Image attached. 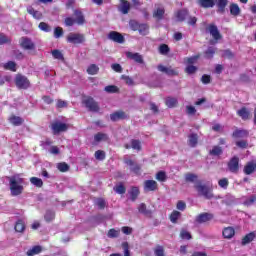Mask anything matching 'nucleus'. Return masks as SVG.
<instances>
[{
    "label": "nucleus",
    "instance_id": "obj_20",
    "mask_svg": "<svg viewBox=\"0 0 256 256\" xmlns=\"http://www.w3.org/2000/svg\"><path fill=\"white\" fill-rule=\"evenodd\" d=\"M127 114L123 110L116 111L112 114H110L111 121H121L123 119H127Z\"/></svg>",
    "mask_w": 256,
    "mask_h": 256
},
{
    "label": "nucleus",
    "instance_id": "obj_22",
    "mask_svg": "<svg viewBox=\"0 0 256 256\" xmlns=\"http://www.w3.org/2000/svg\"><path fill=\"white\" fill-rule=\"evenodd\" d=\"M197 3L202 9H213L216 0H198Z\"/></svg>",
    "mask_w": 256,
    "mask_h": 256
},
{
    "label": "nucleus",
    "instance_id": "obj_37",
    "mask_svg": "<svg viewBox=\"0 0 256 256\" xmlns=\"http://www.w3.org/2000/svg\"><path fill=\"white\" fill-rule=\"evenodd\" d=\"M113 190L115 193H118V195H125L127 192V188L125 185H123V182H120L118 185L114 186Z\"/></svg>",
    "mask_w": 256,
    "mask_h": 256
},
{
    "label": "nucleus",
    "instance_id": "obj_49",
    "mask_svg": "<svg viewBox=\"0 0 256 256\" xmlns=\"http://www.w3.org/2000/svg\"><path fill=\"white\" fill-rule=\"evenodd\" d=\"M198 176L196 174L193 173H187L185 174V181L187 183H195V181H197Z\"/></svg>",
    "mask_w": 256,
    "mask_h": 256
},
{
    "label": "nucleus",
    "instance_id": "obj_16",
    "mask_svg": "<svg viewBox=\"0 0 256 256\" xmlns=\"http://www.w3.org/2000/svg\"><path fill=\"white\" fill-rule=\"evenodd\" d=\"M152 16L156 21H163L165 17V7L158 6L154 9Z\"/></svg>",
    "mask_w": 256,
    "mask_h": 256
},
{
    "label": "nucleus",
    "instance_id": "obj_6",
    "mask_svg": "<svg viewBox=\"0 0 256 256\" xmlns=\"http://www.w3.org/2000/svg\"><path fill=\"white\" fill-rule=\"evenodd\" d=\"M124 163L130 167L131 173H134V175H141V165H139L137 161L131 158H124Z\"/></svg>",
    "mask_w": 256,
    "mask_h": 256
},
{
    "label": "nucleus",
    "instance_id": "obj_62",
    "mask_svg": "<svg viewBox=\"0 0 256 256\" xmlns=\"http://www.w3.org/2000/svg\"><path fill=\"white\" fill-rule=\"evenodd\" d=\"M218 185L219 187H221L222 189H227V187H229V179L227 178H222L218 181Z\"/></svg>",
    "mask_w": 256,
    "mask_h": 256
},
{
    "label": "nucleus",
    "instance_id": "obj_42",
    "mask_svg": "<svg viewBox=\"0 0 256 256\" xmlns=\"http://www.w3.org/2000/svg\"><path fill=\"white\" fill-rule=\"evenodd\" d=\"M119 235H121V231L115 230V228H111L107 233V237L109 239H117V237H119Z\"/></svg>",
    "mask_w": 256,
    "mask_h": 256
},
{
    "label": "nucleus",
    "instance_id": "obj_36",
    "mask_svg": "<svg viewBox=\"0 0 256 256\" xmlns=\"http://www.w3.org/2000/svg\"><path fill=\"white\" fill-rule=\"evenodd\" d=\"M179 102L177 101V98L173 97H167L165 100L166 107H169V109H173V107H177V104Z\"/></svg>",
    "mask_w": 256,
    "mask_h": 256
},
{
    "label": "nucleus",
    "instance_id": "obj_45",
    "mask_svg": "<svg viewBox=\"0 0 256 256\" xmlns=\"http://www.w3.org/2000/svg\"><path fill=\"white\" fill-rule=\"evenodd\" d=\"M138 33L140 35H148L149 34V25H147V24H140L138 26Z\"/></svg>",
    "mask_w": 256,
    "mask_h": 256
},
{
    "label": "nucleus",
    "instance_id": "obj_38",
    "mask_svg": "<svg viewBox=\"0 0 256 256\" xmlns=\"http://www.w3.org/2000/svg\"><path fill=\"white\" fill-rule=\"evenodd\" d=\"M155 179L159 181V183H165V181H167V172L158 171L155 175Z\"/></svg>",
    "mask_w": 256,
    "mask_h": 256
},
{
    "label": "nucleus",
    "instance_id": "obj_30",
    "mask_svg": "<svg viewBox=\"0 0 256 256\" xmlns=\"http://www.w3.org/2000/svg\"><path fill=\"white\" fill-rule=\"evenodd\" d=\"M199 143V135L197 133H192L188 136V145L189 147H197Z\"/></svg>",
    "mask_w": 256,
    "mask_h": 256
},
{
    "label": "nucleus",
    "instance_id": "obj_61",
    "mask_svg": "<svg viewBox=\"0 0 256 256\" xmlns=\"http://www.w3.org/2000/svg\"><path fill=\"white\" fill-rule=\"evenodd\" d=\"M256 202V194L250 196L249 198H247L245 201H244V205L246 207H249L251 205H253V203Z\"/></svg>",
    "mask_w": 256,
    "mask_h": 256
},
{
    "label": "nucleus",
    "instance_id": "obj_55",
    "mask_svg": "<svg viewBox=\"0 0 256 256\" xmlns=\"http://www.w3.org/2000/svg\"><path fill=\"white\" fill-rule=\"evenodd\" d=\"M38 27L41 31H44L45 33H50L51 31V26H49V24H47L46 22H40Z\"/></svg>",
    "mask_w": 256,
    "mask_h": 256
},
{
    "label": "nucleus",
    "instance_id": "obj_8",
    "mask_svg": "<svg viewBox=\"0 0 256 256\" xmlns=\"http://www.w3.org/2000/svg\"><path fill=\"white\" fill-rule=\"evenodd\" d=\"M157 69L160 71V73H165V75H168V77H177L179 75V71L174 69L172 66L167 67L163 64H159Z\"/></svg>",
    "mask_w": 256,
    "mask_h": 256
},
{
    "label": "nucleus",
    "instance_id": "obj_39",
    "mask_svg": "<svg viewBox=\"0 0 256 256\" xmlns=\"http://www.w3.org/2000/svg\"><path fill=\"white\" fill-rule=\"evenodd\" d=\"M158 53H160V55H169V53H171V48H169V45L167 44H160Z\"/></svg>",
    "mask_w": 256,
    "mask_h": 256
},
{
    "label": "nucleus",
    "instance_id": "obj_21",
    "mask_svg": "<svg viewBox=\"0 0 256 256\" xmlns=\"http://www.w3.org/2000/svg\"><path fill=\"white\" fill-rule=\"evenodd\" d=\"M256 238V233L255 231L250 232L248 234H246L242 240H241V245L245 246V245H249V243H253V241H255Z\"/></svg>",
    "mask_w": 256,
    "mask_h": 256
},
{
    "label": "nucleus",
    "instance_id": "obj_46",
    "mask_svg": "<svg viewBox=\"0 0 256 256\" xmlns=\"http://www.w3.org/2000/svg\"><path fill=\"white\" fill-rule=\"evenodd\" d=\"M87 73L88 75H97V73H99V66H97L96 64H91L87 68Z\"/></svg>",
    "mask_w": 256,
    "mask_h": 256
},
{
    "label": "nucleus",
    "instance_id": "obj_51",
    "mask_svg": "<svg viewBox=\"0 0 256 256\" xmlns=\"http://www.w3.org/2000/svg\"><path fill=\"white\" fill-rule=\"evenodd\" d=\"M179 217H181V212L174 210L171 214H170V221L171 223H177V220L179 219Z\"/></svg>",
    "mask_w": 256,
    "mask_h": 256
},
{
    "label": "nucleus",
    "instance_id": "obj_47",
    "mask_svg": "<svg viewBox=\"0 0 256 256\" xmlns=\"http://www.w3.org/2000/svg\"><path fill=\"white\" fill-rule=\"evenodd\" d=\"M30 183H32V185H34L35 187H38V188L43 187V180L38 177H31Z\"/></svg>",
    "mask_w": 256,
    "mask_h": 256
},
{
    "label": "nucleus",
    "instance_id": "obj_28",
    "mask_svg": "<svg viewBox=\"0 0 256 256\" xmlns=\"http://www.w3.org/2000/svg\"><path fill=\"white\" fill-rule=\"evenodd\" d=\"M229 9L230 15H232V17H239V15H241V8L239 7V4L231 3Z\"/></svg>",
    "mask_w": 256,
    "mask_h": 256
},
{
    "label": "nucleus",
    "instance_id": "obj_12",
    "mask_svg": "<svg viewBox=\"0 0 256 256\" xmlns=\"http://www.w3.org/2000/svg\"><path fill=\"white\" fill-rule=\"evenodd\" d=\"M51 129L53 131V135H58V133H63L69 129V126L65 123L54 122L51 124Z\"/></svg>",
    "mask_w": 256,
    "mask_h": 256
},
{
    "label": "nucleus",
    "instance_id": "obj_3",
    "mask_svg": "<svg viewBox=\"0 0 256 256\" xmlns=\"http://www.w3.org/2000/svg\"><path fill=\"white\" fill-rule=\"evenodd\" d=\"M82 103L86 109H88V111H91V113H99V111H101L99 102L95 101V99L91 96H85Z\"/></svg>",
    "mask_w": 256,
    "mask_h": 256
},
{
    "label": "nucleus",
    "instance_id": "obj_31",
    "mask_svg": "<svg viewBox=\"0 0 256 256\" xmlns=\"http://www.w3.org/2000/svg\"><path fill=\"white\" fill-rule=\"evenodd\" d=\"M121 6H120V11L123 13V15H127L129 11L131 10V3L127 0H120Z\"/></svg>",
    "mask_w": 256,
    "mask_h": 256
},
{
    "label": "nucleus",
    "instance_id": "obj_56",
    "mask_svg": "<svg viewBox=\"0 0 256 256\" xmlns=\"http://www.w3.org/2000/svg\"><path fill=\"white\" fill-rule=\"evenodd\" d=\"M154 255L155 256H165V248H163V246H161V245L156 246V248L154 250Z\"/></svg>",
    "mask_w": 256,
    "mask_h": 256
},
{
    "label": "nucleus",
    "instance_id": "obj_13",
    "mask_svg": "<svg viewBox=\"0 0 256 256\" xmlns=\"http://www.w3.org/2000/svg\"><path fill=\"white\" fill-rule=\"evenodd\" d=\"M159 190V184L155 180H145L144 181V191L145 193L155 192Z\"/></svg>",
    "mask_w": 256,
    "mask_h": 256
},
{
    "label": "nucleus",
    "instance_id": "obj_15",
    "mask_svg": "<svg viewBox=\"0 0 256 256\" xmlns=\"http://www.w3.org/2000/svg\"><path fill=\"white\" fill-rule=\"evenodd\" d=\"M127 59H131L132 61H135V63H138L139 65H143L145 63V60L143 59V55L139 54L138 52H127L126 53Z\"/></svg>",
    "mask_w": 256,
    "mask_h": 256
},
{
    "label": "nucleus",
    "instance_id": "obj_54",
    "mask_svg": "<svg viewBox=\"0 0 256 256\" xmlns=\"http://www.w3.org/2000/svg\"><path fill=\"white\" fill-rule=\"evenodd\" d=\"M107 139V134L98 132L97 134L94 135V141L99 143L100 141H105Z\"/></svg>",
    "mask_w": 256,
    "mask_h": 256
},
{
    "label": "nucleus",
    "instance_id": "obj_29",
    "mask_svg": "<svg viewBox=\"0 0 256 256\" xmlns=\"http://www.w3.org/2000/svg\"><path fill=\"white\" fill-rule=\"evenodd\" d=\"M27 13H29V15H32V17L34 19H37L38 21L43 19V13L35 10V8H33L32 6H29L27 8Z\"/></svg>",
    "mask_w": 256,
    "mask_h": 256
},
{
    "label": "nucleus",
    "instance_id": "obj_5",
    "mask_svg": "<svg viewBox=\"0 0 256 256\" xmlns=\"http://www.w3.org/2000/svg\"><path fill=\"white\" fill-rule=\"evenodd\" d=\"M67 43H72L73 45H81L85 42V34L81 33H70L66 37Z\"/></svg>",
    "mask_w": 256,
    "mask_h": 256
},
{
    "label": "nucleus",
    "instance_id": "obj_9",
    "mask_svg": "<svg viewBox=\"0 0 256 256\" xmlns=\"http://www.w3.org/2000/svg\"><path fill=\"white\" fill-rule=\"evenodd\" d=\"M213 219H215V215H213V213L203 212L196 216L195 221L201 225L203 223H209V221H213Z\"/></svg>",
    "mask_w": 256,
    "mask_h": 256
},
{
    "label": "nucleus",
    "instance_id": "obj_44",
    "mask_svg": "<svg viewBox=\"0 0 256 256\" xmlns=\"http://www.w3.org/2000/svg\"><path fill=\"white\" fill-rule=\"evenodd\" d=\"M199 59H201V54H197L192 57L185 58L184 61H186L188 65H195V63H197Z\"/></svg>",
    "mask_w": 256,
    "mask_h": 256
},
{
    "label": "nucleus",
    "instance_id": "obj_2",
    "mask_svg": "<svg viewBox=\"0 0 256 256\" xmlns=\"http://www.w3.org/2000/svg\"><path fill=\"white\" fill-rule=\"evenodd\" d=\"M194 189H196L198 195L204 199H213L214 197L213 189L205 184H201L200 181L194 185Z\"/></svg>",
    "mask_w": 256,
    "mask_h": 256
},
{
    "label": "nucleus",
    "instance_id": "obj_58",
    "mask_svg": "<svg viewBox=\"0 0 256 256\" xmlns=\"http://www.w3.org/2000/svg\"><path fill=\"white\" fill-rule=\"evenodd\" d=\"M106 93H119V88L115 85H108L104 88Z\"/></svg>",
    "mask_w": 256,
    "mask_h": 256
},
{
    "label": "nucleus",
    "instance_id": "obj_63",
    "mask_svg": "<svg viewBox=\"0 0 256 256\" xmlns=\"http://www.w3.org/2000/svg\"><path fill=\"white\" fill-rule=\"evenodd\" d=\"M11 43V39L5 35V33H0V45H5Z\"/></svg>",
    "mask_w": 256,
    "mask_h": 256
},
{
    "label": "nucleus",
    "instance_id": "obj_53",
    "mask_svg": "<svg viewBox=\"0 0 256 256\" xmlns=\"http://www.w3.org/2000/svg\"><path fill=\"white\" fill-rule=\"evenodd\" d=\"M94 157L97 159V161H105V151L97 150L94 154Z\"/></svg>",
    "mask_w": 256,
    "mask_h": 256
},
{
    "label": "nucleus",
    "instance_id": "obj_11",
    "mask_svg": "<svg viewBox=\"0 0 256 256\" xmlns=\"http://www.w3.org/2000/svg\"><path fill=\"white\" fill-rule=\"evenodd\" d=\"M20 47L25 49L26 51H33L35 49V43L29 37H21L20 38Z\"/></svg>",
    "mask_w": 256,
    "mask_h": 256
},
{
    "label": "nucleus",
    "instance_id": "obj_7",
    "mask_svg": "<svg viewBox=\"0 0 256 256\" xmlns=\"http://www.w3.org/2000/svg\"><path fill=\"white\" fill-rule=\"evenodd\" d=\"M206 31L210 33V35L214 39V43H217V41H221V39H223L221 32H219V28H217V25L215 24H209L206 28Z\"/></svg>",
    "mask_w": 256,
    "mask_h": 256
},
{
    "label": "nucleus",
    "instance_id": "obj_19",
    "mask_svg": "<svg viewBox=\"0 0 256 256\" xmlns=\"http://www.w3.org/2000/svg\"><path fill=\"white\" fill-rule=\"evenodd\" d=\"M8 121L14 127H21V125H23V123H25V120L23 118H21L20 116L13 115V114L8 118Z\"/></svg>",
    "mask_w": 256,
    "mask_h": 256
},
{
    "label": "nucleus",
    "instance_id": "obj_24",
    "mask_svg": "<svg viewBox=\"0 0 256 256\" xmlns=\"http://www.w3.org/2000/svg\"><path fill=\"white\" fill-rule=\"evenodd\" d=\"M254 171H256V163L253 161L247 162L244 166L243 173L246 175H253Z\"/></svg>",
    "mask_w": 256,
    "mask_h": 256
},
{
    "label": "nucleus",
    "instance_id": "obj_48",
    "mask_svg": "<svg viewBox=\"0 0 256 256\" xmlns=\"http://www.w3.org/2000/svg\"><path fill=\"white\" fill-rule=\"evenodd\" d=\"M52 56L54 59H58V61H65V56H63V53L57 49L52 50Z\"/></svg>",
    "mask_w": 256,
    "mask_h": 256
},
{
    "label": "nucleus",
    "instance_id": "obj_52",
    "mask_svg": "<svg viewBox=\"0 0 256 256\" xmlns=\"http://www.w3.org/2000/svg\"><path fill=\"white\" fill-rule=\"evenodd\" d=\"M131 147L136 151H141V141L137 139L131 140Z\"/></svg>",
    "mask_w": 256,
    "mask_h": 256
},
{
    "label": "nucleus",
    "instance_id": "obj_17",
    "mask_svg": "<svg viewBox=\"0 0 256 256\" xmlns=\"http://www.w3.org/2000/svg\"><path fill=\"white\" fill-rule=\"evenodd\" d=\"M237 115L242 119V121H249L251 119V111H249V108L242 107L239 110H237Z\"/></svg>",
    "mask_w": 256,
    "mask_h": 256
},
{
    "label": "nucleus",
    "instance_id": "obj_41",
    "mask_svg": "<svg viewBox=\"0 0 256 256\" xmlns=\"http://www.w3.org/2000/svg\"><path fill=\"white\" fill-rule=\"evenodd\" d=\"M43 251V248L41 246H34L32 249H29L26 253L27 256H34V255H39Z\"/></svg>",
    "mask_w": 256,
    "mask_h": 256
},
{
    "label": "nucleus",
    "instance_id": "obj_33",
    "mask_svg": "<svg viewBox=\"0 0 256 256\" xmlns=\"http://www.w3.org/2000/svg\"><path fill=\"white\" fill-rule=\"evenodd\" d=\"M139 213L142 215H145V217H151L153 215V212L149 209H147V205L145 203H141L138 207Z\"/></svg>",
    "mask_w": 256,
    "mask_h": 256
},
{
    "label": "nucleus",
    "instance_id": "obj_14",
    "mask_svg": "<svg viewBox=\"0 0 256 256\" xmlns=\"http://www.w3.org/2000/svg\"><path fill=\"white\" fill-rule=\"evenodd\" d=\"M108 39H110V41H114V43H119V44L125 43V36H123V34L117 31H111L108 34Z\"/></svg>",
    "mask_w": 256,
    "mask_h": 256
},
{
    "label": "nucleus",
    "instance_id": "obj_18",
    "mask_svg": "<svg viewBox=\"0 0 256 256\" xmlns=\"http://www.w3.org/2000/svg\"><path fill=\"white\" fill-rule=\"evenodd\" d=\"M232 137L234 139H247V137H249V131L246 129H236L232 133Z\"/></svg>",
    "mask_w": 256,
    "mask_h": 256
},
{
    "label": "nucleus",
    "instance_id": "obj_50",
    "mask_svg": "<svg viewBox=\"0 0 256 256\" xmlns=\"http://www.w3.org/2000/svg\"><path fill=\"white\" fill-rule=\"evenodd\" d=\"M45 221H47V223H51V221H53V219H55V212L51 211V210H47L46 214L44 216Z\"/></svg>",
    "mask_w": 256,
    "mask_h": 256
},
{
    "label": "nucleus",
    "instance_id": "obj_32",
    "mask_svg": "<svg viewBox=\"0 0 256 256\" xmlns=\"http://www.w3.org/2000/svg\"><path fill=\"white\" fill-rule=\"evenodd\" d=\"M216 5L218 7L217 13L223 14L225 13L227 5H229V0H218Z\"/></svg>",
    "mask_w": 256,
    "mask_h": 256
},
{
    "label": "nucleus",
    "instance_id": "obj_1",
    "mask_svg": "<svg viewBox=\"0 0 256 256\" xmlns=\"http://www.w3.org/2000/svg\"><path fill=\"white\" fill-rule=\"evenodd\" d=\"M7 179L9 181L11 195L13 197L21 195V193H23V183H25V180L21 178L19 174L9 176Z\"/></svg>",
    "mask_w": 256,
    "mask_h": 256
},
{
    "label": "nucleus",
    "instance_id": "obj_26",
    "mask_svg": "<svg viewBox=\"0 0 256 256\" xmlns=\"http://www.w3.org/2000/svg\"><path fill=\"white\" fill-rule=\"evenodd\" d=\"M222 235L224 239H233L235 237V228L231 226L224 228Z\"/></svg>",
    "mask_w": 256,
    "mask_h": 256
},
{
    "label": "nucleus",
    "instance_id": "obj_43",
    "mask_svg": "<svg viewBox=\"0 0 256 256\" xmlns=\"http://www.w3.org/2000/svg\"><path fill=\"white\" fill-rule=\"evenodd\" d=\"M14 229L17 233H23V231H25V222H23V220H18Z\"/></svg>",
    "mask_w": 256,
    "mask_h": 256
},
{
    "label": "nucleus",
    "instance_id": "obj_4",
    "mask_svg": "<svg viewBox=\"0 0 256 256\" xmlns=\"http://www.w3.org/2000/svg\"><path fill=\"white\" fill-rule=\"evenodd\" d=\"M14 82L17 89L27 90L29 89V87H31V81H29V78H27V76H24L22 74H17Z\"/></svg>",
    "mask_w": 256,
    "mask_h": 256
},
{
    "label": "nucleus",
    "instance_id": "obj_10",
    "mask_svg": "<svg viewBox=\"0 0 256 256\" xmlns=\"http://www.w3.org/2000/svg\"><path fill=\"white\" fill-rule=\"evenodd\" d=\"M227 167L230 173H234V174L239 173V157L237 156L232 157L229 160Z\"/></svg>",
    "mask_w": 256,
    "mask_h": 256
},
{
    "label": "nucleus",
    "instance_id": "obj_25",
    "mask_svg": "<svg viewBox=\"0 0 256 256\" xmlns=\"http://www.w3.org/2000/svg\"><path fill=\"white\" fill-rule=\"evenodd\" d=\"M74 17L77 25H85V16L81 10H74Z\"/></svg>",
    "mask_w": 256,
    "mask_h": 256
},
{
    "label": "nucleus",
    "instance_id": "obj_64",
    "mask_svg": "<svg viewBox=\"0 0 256 256\" xmlns=\"http://www.w3.org/2000/svg\"><path fill=\"white\" fill-rule=\"evenodd\" d=\"M185 73H187L188 75H193L194 73H197V67L194 65H188L185 68Z\"/></svg>",
    "mask_w": 256,
    "mask_h": 256
},
{
    "label": "nucleus",
    "instance_id": "obj_35",
    "mask_svg": "<svg viewBox=\"0 0 256 256\" xmlns=\"http://www.w3.org/2000/svg\"><path fill=\"white\" fill-rule=\"evenodd\" d=\"M216 53H217V48L210 46L206 51H204V57L205 59H213Z\"/></svg>",
    "mask_w": 256,
    "mask_h": 256
},
{
    "label": "nucleus",
    "instance_id": "obj_27",
    "mask_svg": "<svg viewBox=\"0 0 256 256\" xmlns=\"http://www.w3.org/2000/svg\"><path fill=\"white\" fill-rule=\"evenodd\" d=\"M129 195H130V199L131 201L135 202L137 201V198L139 197V195L141 194V191L139 190V187L137 186H132L130 188V190L128 191Z\"/></svg>",
    "mask_w": 256,
    "mask_h": 256
},
{
    "label": "nucleus",
    "instance_id": "obj_59",
    "mask_svg": "<svg viewBox=\"0 0 256 256\" xmlns=\"http://www.w3.org/2000/svg\"><path fill=\"white\" fill-rule=\"evenodd\" d=\"M96 205H97L98 209L103 210L107 206V202L103 198H97Z\"/></svg>",
    "mask_w": 256,
    "mask_h": 256
},
{
    "label": "nucleus",
    "instance_id": "obj_23",
    "mask_svg": "<svg viewBox=\"0 0 256 256\" xmlns=\"http://www.w3.org/2000/svg\"><path fill=\"white\" fill-rule=\"evenodd\" d=\"M175 17L177 21H179L180 23H183V21H185V19L189 17V10L187 9L178 10L175 14Z\"/></svg>",
    "mask_w": 256,
    "mask_h": 256
},
{
    "label": "nucleus",
    "instance_id": "obj_60",
    "mask_svg": "<svg viewBox=\"0 0 256 256\" xmlns=\"http://www.w3.org/2000/svg\"><path fill=\"white\" fill-rule=\"evenodd\" d=\"M236 146H238L239 149H247L249 142L247 140H239L236 141Z\"/></svg>",
    "mask_w": 256,
    "mask_h": 256
},
{
    "label": "nucleus",
    "instance_id": "obj_40",
    "mask_svg": "<svg viewBox=\"0 0 256 256\" xmlns=\"http://www.w3.org/2000/svg\"><path fill=\"white\" fill-rule=\"evenodd\" d=\"M3 69H5V71H17V63L13 62V61H8L7 63L3 64Z\"/></svg>",
    "mask_w": 256,
    "mask_h": 256
},
{
    "label": "nucleus",
    "instance_id": "obj_57",
    "mask_svg": "<svg viewBox=\"0 0 256 256\" xmlns=\"http://www.w3.org/2000/svg\"><path fill=\"white\" fill-rule=\"evenodd\" d=\"M57 169L60 170L61 173H67L69 171V166L65 162L58 163Z\"/></svg>",
    "mask_w": 256,
    "mask_h": 256
},
{
    "label": "nucleus",
    "instance_id": "obj_34",
    "mask_svg": "<svg viewBox=\"0 0 256 256\" xmlns=\"http://www.w3.org/2000/svg\"><path fill=\"white\" fill-rule=\"evenodd\" d=\"M209 155H213V157H221V155H223V148L221 146L215 145L209 151Z\"/></svg>",
    "mask_w": 256,
    "mask_h": 256
}]
</instances>
